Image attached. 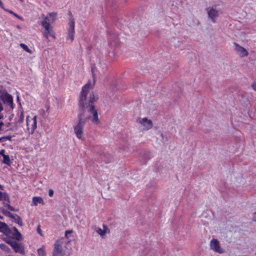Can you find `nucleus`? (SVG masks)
<instances>
[{
    "instance_id": "f257e3e1",
    "label": "nucleus",
    "mask_w": 256,
    "mask_h": 256,
    "mask_svg": "<svg viewBox=\"0 0 256 256\" xmlns=\"http://www.w3.org/2000/svg\"><path fill=\"white\" fill-rule=\"evenodd\" d=\"M90 84L88 82L82 89L80 95L78 108L80 114H78V125L74 128H82L86 120L90 118V114H92V122H96L98 120L97 110L95 108L94 104L97 102L98 96L92 92L87 96L89 92Z\"/></svg>"
},
{
    "instance_id": "f03ea898",
    "label": "nucleus",
    "mask_w": 256,
    "mask_h": 256,
    "mask_svg": "<svg viewBox=\"0 0 256 256\" xmlns=\"http://www.w3.org/2000/svg\"><path fill=\"white\" fill-rule=\"evenodd\" d=\"M68 15L70 16L68 22V38L70 39L71 41L74 40V20L72 18V14L71 12H68Z\"/></svg>"
},
{
    "instance_id": "7ed1b4c3",
    "label": "nucleus",
    "mask_w": 256,
    "mask_h": 256,
    "mask_svg": "<svg viewBox=\"0 0 256 256\" xmlns=\"http://www.w3.org/2000/svg\"><path fill=\"white\" fill-rule=\"evenodd\" d=\"M210 247L214 251L218 254H223L224 250L220 246V242L215 238H212L210 242Z\"/></svg>"
},
{
    "instance_id": "20e7f679",
    "label": "nucleus",
    "mask_w": 256,
    "mask_h": 256,
    "mask_svg": "<svg viewBox=\"0 0 256 256\" xmlns=\"http://www.w3.org/2000/svg\"><path fill=\"white\" fill-rule=\"evenodd\" d=\"M0 98L4 104L9 106L12 109L14 108L12 96L7 92L2 94L0 96Z\"/></svg>"
},
{
    "instance_id": "39448f33",
    "label": "nucleus",
    "mask_w": 256,
    "mask_h": 256,
    "mask_svg": "<svg viewBox=\"0 0 256 256\" xmlns=\"http://www.w3.org/2000/svg\"><path fill=\"white\" fill-rule=\"evenodd\" d=\"M207 12L208 17L213 22H216V18L219 16L218 10L215 7L208 8H207Z\"/></svg>"
},
{
    "instance_id": "423d86ee",
    "label": "nucleus",
    "mask_w": 256,
    "mask_h": 256,
    "mask_svg": "<svg viewBox=\"0 0 256 256\" xmlns=\"http://www.w3.org/2000/svg\"><path fill=\"white\" fill-rule=\"evenodd\" d=\"M64 251L60 242L56 241L54 244L52 256H64Z\"/></svg>"
},
{
    "instance_id": "0eeeda50",
    "label": "nucleus",
    "mask_w": 256,
    "mask_h": 256,
    "mask_svg": "<svg viewBox=\"0 0 256 256\" xmlns=\"http://www.w3.org/2000/svg\"><path fill=\"white\" fill-rule=\"evenodd\" d=\"M49 16H46L44 14H42V18L43 20L41 22V24L42 26V24L46 22V24H48V26H50V22L55 20L56 13H49Z\"/></svg>"
},
{
    "instance_id": "6e6552de",
    "label": "nucleus",
    "mask_w": 256,
    "mask_h": 256,
    "mask_svg": "<svg viewBox=\"0 0 256 256\" xmlns=\"http://www.w3.org/2000/svg\"><path fill=\"white\" fill-rule=\"evenodd\" d=\"M235 48L234 50L236 53L240 56L244 57L246 56L248 54V52L244 48L238 44H234Z\"/></svg>"
},
{
    "instance_id": "1a4fd4ad",
    "label": "nucleus",
    "mask_w": 256,
    "mask_h": 256,
    "mask_svg": "<svg viewBox=\"0 0 256 256\" xmlns=\"http://www.w3.org/2000/svg\"><path fill=\"white\" fill-rule=\"evenodd\" d=\"M0 232L6 236H9L12 233V230L6 223L0 221Z\"/></svg>"
},
{
    "instance_id": "9d476101",
    "label": "nucleus",
    "mask_w": 256,
    "mask_h": 256,
    "mask_svg": "<svg viewBox=\"0 0 256 256\" xmlns=\"http://www.w3.org/2000/svg\"><path fill=\"white\" fill-rule=\"evenodd\" d=\"M42 26L44 28V36L46 38H48V36L55 38L54 34L50 26H48V24H46L44 22V24H42Z\"/></svg>"
},
{
    "instance_id": "9b49d317",
    "label": "nucleus",
    "mask_w": 256,
    "mask_h": 256,
    "mask_svg": "<svg viewBox=\"0 0 256 256\" xmlns=\"http://www.w3.org/2000/svg\"><path fill=\"white\" fill-rule=\"evenodd\" d=\"M12 248L16 252H18L22 255H25L24 246L22 243L16 242Z\"/></svg>"
},
{
    "instance_id": "f8f14e48",
    "label": "nucleus",
    "mask_w": 256,
    "mask_h": 256,
    "mask_svg": "<svg viewBox=\"0 0 256 256\" xmlns=\"http://www.w3.org/2000/svg\"><path fill=\"white\" fill-rule=\"evenodd\" d=\"M138 122L142 124L144 126L146 127V128H152V120L146 118H144L142 119L140 118Z\"/></svg>"
},
{
    "instance_id": "ddd939ff",
    "label": "nucleus",
    "mask_w": 256,
    "mask_h": 256,
    "mask_svg": "<svg viewBox=\"0 0 256 256\" xmlns=\"http://www.w3.org/2000/svg\"><path fill=\"white\" fill-rule=\"evenodd\" d=\"M27 126L31 124L32 128H36V116H34L30 119L28 117L26 119Z\"/></svg>"
},
{
    "instance_id": "4468645a",
    "label": "nucleus",
    "mask_w": 256,
    "mask_h": 256,
    "mask_svg": "<svg viewBox=\"0 0 256 256\" xmlns=\"http://www.w3.org/2000/svg\"><path fill=\"white\" fill-rule=\"evenodd\" d=\"M104 230L98 228H96V232L98 234L102 236H103L105 235L106 233V230L108 229L107 226L105 224H103Z\"/></svg>"
},
{
    "instance_id": "2eb2a0df",
    "label": "nucleus",
    "mask_w": 256,
    "mask_h": 256,
    "mask_svg": "<svg viewBox=\"0 0 256 256\" xmlns=\"http://www.w3.org/2000/svg\"><path fill=\"white\" fill-rule=\"evenodd\" d=\"M12 234L13 236V238L17 240L20 241L22 240V235L19 232V231L14 232L10 234Z\"/></svg>"
},
{
    "instance_id": "dca6fc26",
    "label": "nucleus",
    "mask_w": 256,
    "mask_h": 256,
    "mask_svg": "<svg viewBox=\"0 0 256 256\" xmlns=\"http://www.w3.org/2000/svg\"><path fill=\"white\" fill-rule=\"evenodd\" d=\"M4 200L8 203L10 202V198L6 192H0V201Z\"/></svg>"
},
{
    "instance_id": "f3484780",
    "label": "nucleus",
    "mask_w": 256,
    "mask_h": 256,
    "mask_svg": "<svg viewBox=\"0 0 256 256\" xmlns=\"http://www.w3.org/2000/svg\"><path fill=\"white\" fill-rule=\"evenodd\" d=\"M32 202L35 206H36L38 204H44L42 198L39 196L34 197L32 198Z\"/></svg>"
},
{
    "instance_id": "a211bd4d",
    "label": "nucleus",
    "mask_w": 256,
    "mask_h": 256,
    "mask_svg": "<svg viewBox=\"0 0 256 256\" xmlns=\"http://www.w3.org/2000/svg\"><path fill=\"white\" fill-rule=\"evenodd\" d=\"M74 130L78 138H82V136L83 134L82 129H74Z\"/></svg>"
},
{
    "instance_id": "6ab92c4d",
    "label": "nucleus",
    "mask_w": 256,
    "mask_h": 256,
    "mask_svg": "<svg viewBox=\"0 0 256 256\" xmlns=\"http://www.w3.org/2000/svg\"><path fill=\"white\" fill-rule=\"evenodd\" d=\"M0 248L2 250L5 251L8 253L10 252L11 250L10 249L4 244H0Z\"/></svg>"
},
{
    "instance_id": "aec40b11",
    "label": "nucleus",
    "mask_w": 256,
    "mask_h": 256,
    "mask_svg": "<svg viewBox=\"0 0 256 256\" xmlns=\"http://www.w3.org/2000/svg\"><path fill=\"white\" fill-rule=\"evenodd\" d=\"M16 222L20 226H22V218L17 214H14V218Z\"/></svg>"
},
{
    "instance_id": "412c9836",
    "label": "nucleus",
    "mask_w": 256,
    "mask_h": 256,
    "mask_svg": "<svg viewBox=\"0 0 256 256\" xmlns=\"http://www.w3.org/2000/svg\"><path fill=\"white\" fill-rule=\"evenodd\" d=\"M3 158H4L3 160H2L3 163L10 166V162L9 156L4 155L3 156Z\"/></svg>"
},
{
    "instance_id": "4be33fe9",
    "label": "nucleus",
    "mask_w": 256,
    "mask_h": 256,
    "mask_svg": "<svg viewBox=\"0 0 256 256\" xmlns=\"http://www.w3.org/2000/svg\"><path fill=\"white\" fill-rule=\"evenodd\" d=\"M4 240L6 242V244L10 245L12 248L15 244V243L16 242V241L8 239V238H4Z\"/></svg>"
},
{
    "instance_id": "5701e85b",
    "label": "nucleus",
    "mask_w": 256,
    "mask_h": 256,
    "mask_svg": "<svg viewBox=\"0 0 256 256\" xmlns=\"http://www.w3.org/2000/svg\"><path fill=\"white\" fill-rule=\"evenodd\" d=\"M4 240L6 242V244L10 245L12 248L15 244V243L16 242V241L8 239V238H4Z\"/></svg>"
},
{
    "instance_id": "b1692460",
    "label": "nucleus",
    "mask_w": 256,
    "mask_h": 256,
    "mask_svg": "<svg viewBox=\"0 0 256 256\" xmlns=\"http://www.w3.org/2000/svg\"><path fill=\"white\" fill-rule=\"evenodd\" d=\"M4 10L5 11H6V12H8L10 14H12L13 16H14L15 17L17 18L19 20H23V18L22 17H21L20 16L16 14L13 11H12L11 10H8V9H6V8H5V10Z\"/></svg>"
},
{
    "instance_id": "393cba45",
    "label": "nucleus",
    "mask_w": 256,
    "mask_h": 256,
    "mask_svg": "<svg viewBox=\"0 0 256 256\" xmlns=\"http://www.w3.org/2000/svg\"><path fill=\"white\" fill-rule=\"evenodd\" d=\"M20 46L24 50L30 54H32V50L28 47L26 44L22 43L20 44Z\"/></svg>"
},
{
    "instance_id": "a878e982",
    "label": "nucleus",
    "mask_w": 256,
    "mask_h": 256,
    "mask_svg": "<svg viewBox=\"0 0 256 256\" xmlns=\"http://www.w3.org/2000/svg\"><path fill=\"white\" fill-rule=\"evenodd\" d=\"M38 252L39 256H46L44 246L38 248Z\"/></svg>"
},
{
    "instance_id": "bb28decb",
    "label": "nucleus",
    "mask_w": 256,
    "mask_h": 256,
    "mask_svg": "<svg viewBox=\"0 0 256 256\" xmlns=\"http://www.w3.org/2000/svg\"><path fill=\"white\" fill-rule=\"evenodd\" d=\"M2 213L6 216L14 218V214H12L10 212L7 210H4Z\"/></svg>"
},
{
    "instance_id": "cd10ccee",
    "label": "nucleus",
    "mask_w": 256,
    "mask_h": 256,
    "mask_svg": "<svg viewBox=\"0 0 256 256\" xmlns=\"http://www.w3.org/2000/svg\"><path fill=\"white\" fill-rule=\"evenodd\" d=\"M102 158L104 159L106 162H109L110 161L111 156L110 154H104L102 156Z\"/></svg>"
},
{
    "instance_id": "c85d7f7f",
    "label": "nucleus",
    "mask_w": 256,
    "mask_h": 256,
    "mask_svg": "<svg viewBox=\"0 0 256 256\" xmlns=\"http://www.w3.org/2000/svg\"><path fill=\"white\" fill-rule=\"evenodd\" d=\"M130 30H132V32H134L135 30H139V26L138 25L136 26V28L135 30V28H133V26L132 25H130Z\"/></svg>"
},
{
    "instance_id": "c756f323",
    "label": "nucleus",
    "mask_w": 256,
    "mask_h": 256,
    "mask_svg": "<svg viewBox=\"0 0 256 256\" xmlns=\"http://www.w3.org/2000/svg\"><path fill=\"white\" fill-rule=\"evenodd\" d=\"M54 190L52 189H50L48 191V195L50 197H52L54 195Z\"/></svg>"
},
{
    "instance_id": "7c9ffc66",
    "label": "nucleus",
    "mask_w": 256,
    "mask_h": 256,
    "mask_svg": "<svg viewBox=\"0 0 256 256\" xmlns=\"http://www.w3.org/2000/svg\"><path fill=\"white\" fill-rule=\"evenodd\" d=\"M37 232H38L40 234L41 236H42V230H40V226L38 225L37 227Z\"/></svg>"
},
{
    "instance_id": "2f4dec72",
    "label": "nucleus",
    "mask_w": 256,
    "mask_h": 256,
    "mask_svg": "<svg viewBox=\"0 0 256 256\" xmlns=\"http://www.w3.org/2000/svg\"><path fill=\"white\" fill-rule=\"evenodd\" d=\"M5 153V150L2 149V150L0 151V155L2 156H4V155H6L4 154Z\"/></svg>"
},
{
    "instance_id": "473e14b6",
    "label": "nucleus",
    "mask_w": 256,
    "mask_h": 256,
    "mask_svg": "<svg viewBox=\"0 0 256 256\" xmlns=\"http://www.w3.org/2000/svg\"><path fill=\"white\" fill-rule=\"evenodd\" d=\"M0 7L2 8L3 10H5V8L4 7V6L3 4V3L0 0Z\"/></svg>"
},
{
    "instance_id": "72a5a7b5",
    "label": "nucleus",
    "mask_w": 256,
    "mask_h": 256,
    "mask_svg": "<svg viewBox=\"0 0 256 256\" xmlns=\"http://www.w3.org/2000/svg\"><path fill=\"white\" fill-rule=\"evenodd\" d=\"M252 88L256 91V84L255 83H253L252 84Z\"/></svg>"
},
{
    "instance_id": "f704fd0d",
    "label": "nucleus",
    "mask_w": 256,
    "mask_h": 256,
    "mask_svg": "<svg viewBox=\"0 0 256 256\" xmlns=\"http://www.w3.org/2000/svg\"><path fill=\"white\" fill-rule=\"evenodd\" d=\"M10 210H12V211H13V212H16V211H17V210L16 209H15L13 206H10Z\"/></svg>"
},
{
    "instance_id": "c9c22d12",
    "label": "nucleus",
    "mask_w": 256,
    "mask_h": 256,
    "mask_svg": "<svg viewBox=\"0 0 256 256\" xmlns=\"http://www.w3.org/2000/svg\"><path fill=\"white\" fill-rule=\"evenodd\" d=\"M4 138H6V139H8V140H10L11 138H12V136H4Z\"/></svg>"
},
{
    "instance_id": "e433bc0d",
    "label": "nucleus",
    "mask_w": 256,
    "mask_h": 256,
    "mask_svg": "<svg viewBox=\"0 0 256 256\" xmlns=\"http://www.w3.org/2000/svg\"><path fill=\"white\" fill-rule=\"evenodd\" d=\"M252 219L254 221L256 222V212L254 213Z\"/></svg>"
},
{
    "instance_id": "4c0bfd02",
    "label": "nucleus",
    "mask_w": 256,
    "mask_h": 256,
    "mask_svg": "<svg viewBox=\"0 0 256 256\" xmlns=\"http://www.w3.org/2000/svg\"><path fill=\"white\" fill-rule=\"evenodd\" d=\"M12 229H13V230L14 231V232H16L18 231V230L17 229V228H16V227H14L12 228Z\"/></svg>"
},
{
    "instance_id": "58836bf2",
    "label": "nucleus",
    "mask_w": 256,
    "mask_h": 256,
    "mask_svg": "<svg viewBox=\"0 0 256 256\" xmlns=\"http://www.w3.org/2000/svg\"><path fill=\"white\" fill-rule=\"evenodd\" d=\"M28 130H30V131H29V133L32 134L34 132V129H28Z\"/></svg>"
},
{
    "instance_id": "ea45409f",
    "label": "nucleus",
    "mask_w": 256,
    "mask_h": 256,
    "mask_svg": "<svg viewBox=\"0 0 256 256\" xmlns=\"http://www.w3.org/2000/svg\"><path fill=\"white\" fill-rule=\"evenodd\" d=\"M6 206L10 210V206H11L10 204H8L6 205Z\"/></svg>"
},
{
    "instance_id": "a19ab883",
    "label": "nucleus",
    "mask_w": 256,
    "mask_h": 256,
    "mask_svg": "<svg viewBox=\"0 0 256 256\" xmlns=\"http://www.w3.org/2000/svg\"><path fill=\"white\" fill-rule=\"evenodd\" d=\"M4 125V123L2 122H0V128Z\"/></svg>"
},
{
    "instance_id": "79ce46f5",
    "label": "nucleus",
    "mask_w": 256,
    "mask_h": 256,
    "mask_svg": "<svg viewBox=\"0 0 256 256\" xmlns=\"http://www.w3.org/2000/svg\"><path fill=\"white\" fill-rule=\"evenodd\" d=\"M71 232L70 231H68V230H66V236L68 234H70Z\"/></svg>"
},
{
    "instance_id": "37998d69",
    "label": "nucleus",
    "mask_w": 256,
    "mask_h": 256,
    "mask_svg": "<svg viewBox=\"0 0 256 256\" xmlns=\"http://www.w3.org/2000/svg\"><path fill=\"white\" fill-rule=\"evenodd\" d=\"M16 100L18 102H20V98H19L18 96H17ZM19 103H20V102H19Z\"/></svg>"
},
{
    "instance_id": "c03bdc74",
    "label": "nucleus",
    "mask_w": 256,
    "mask_h": 256,
    "mask_svg": "<svg viewBox=\"0 0 256 256\" xmlns=\"http://www.w3.org/2000/svg\"><path fill=\"white\" fill-rule=\"evenodd\" d=\"M0 189L2 190H4V186L0 184Z\"/></svg>"
},
{
    "instance_id": "a18cd8bd",
    "label": "nucleus",
    "mask_w": 256,
    "mask_h": 256,
    "mask_svg": "<svg viewBox=\"0 0 256 256\" xmlns=\"http://www.w3.org/2000/svg\"><path fill=\"white\" fill-rule=\"evenodd\" d=\"M2 139H4V137H2L0 138V142L2 141Z\"/></svg>"
},
{
    "instance_id": "49530a36",
    "label": "nucleus",
    "mask_w": 256,
    "mask_h": 256,
    "mask_svg": "<svg viewBox=\"0 0 256 256\" xmlns=\"http://www.w3.org/2000/svg\"><path fill=\"white\" fill-rule=\"evenodd\" d=\"M3 218H4V217L0 215V219L2 220Z\"/></svg>"
},
{
    "instance_id": "de8ad7c7",
    "label": "nucleus",
    "mask_w": 256,
    "mask_h": 256,
    "mask_svg": "<svg viewBox=\"0 0 256 256\" xmlns=\"http://www.w3.org/2000/svg\"><path fill=\"white\" fill-rule=\"evenodd\" d=\"M17 28H20V26L18 25V26H17Z\"/></svg>"
},
{
    "instance_id": "09e8293b",
    "label": "nucleus",
    "mask_w": 256,
    "mask_h": 256,
    "mask_svg": "<svg viewBox=\"0 0 256 256\" xmlns=\"http://www.w3.org/2000/svg\"><path fill=\"white\" fill-rule=\"evenodd\" d=\"M92 72H93V70H94V68H92Z\"/></svg>"
},
{
    "instance_id": "8fccbe9b",
    "label": "nucleus",
    "mask_w": 256,
    "mask_h": 256,
    "mask_svg": "<svg viewBox=\"0 0 256 256\" xmlns=\"http://www.w3.org/2000/svg\"><path fill=\"white\" fill-rule=\"evenodd\" d=\"M168 70H170V66H168Z\"/></svg>"
},
{
    "instance_id": "3c124183",
    "label": "nucleus",
    "mask_w": 256,
    "mask_h": 256,
    "mask_svg": "<svg viewBox=\"0 0 256 256\" xmlns=\"http://www.w3.org/2000/svg\"><path fill=\"white\" fill-rule=\"evenodd\" d=\"M2 118V116H0V119Z\"/></svg>"
},
{
    "instance_id": "603ef678",
    "label": "nucleus",
    "mask_w": 256,
    "mask_h": 256,
    "mask_svg": "<svg viewBox=\"0 0 256 256\" xmlns=\"http://www.w3.org/2000/svg\"><path fill=\"white\" fill-rule=\"evenodd\" d=\"M21 2H22L23 0H20Z\"/></svg>"
},
{
    "instance_id": "864d4df0",
    "label": "nucleus",
    "mask_w": 256,
    "mask_h": 256,
    "mask_svg": "<svg viewBox=\"0 0 256 256\" xmlns=\"http://www.w3.org/2000/svg\"><path fill=\"white\" fill-rule=\"evenodd\" d=\"M2 129H0V130H1Z\"/></svg>"
}]
</instances>
